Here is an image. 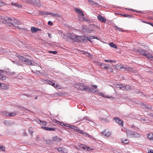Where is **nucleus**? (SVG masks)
Masks as SVG:
<instances>
[{
    "label": "nucleus",
    "mask_w": 153,
    "mask_h": 153,
    "mask_svg": "<svg viewBox=\"0 0 153 153\" xmlns=\"http://www.w3.org/2000/svg\"><path fill=\"white\" fill-rule=\"evenodd\" d=\"M99 96H101L102 97L104 98H112L113 97L111 96H106L104 94L102 93H100L99 92H97V94Z\"/></svg>",
    "instance_id": "nucleus-13"
},
{
    "label": "nucleus",
    "mask_w": 153,
    "mask_h": 153,
    "mask_svg": "<svg viewBox=\"0 0 153 153\" xmlns=\"http://www.w3.org/2000/svg\"><path fill=\"white\" fill-rule=\"evenodd\" d=\"M148 138L151 140H153V134L150 133L147 135Z\"/></svg>",
    "instance_id": "nucleus-28"
},
{
    "label": "nucleus",
    "mask_w": 153,
    "mask_h": 153,
    "mask_svg": "<svg viewBox=\"0 0 153 153\" xmlns=\"http://www.w3.org/2000/svg\"><path fill=\"white\" fill-rule=\"evenodd\" d=\"M85 39V38L83 36H76L75 42H82Z\"/></svg>",
    "instance_id": "nucleus-11"
},
{
    "label": "nucleus",
    "mask_w": 153,
    "mask_h": 153,
    "mask_svg": "<svg viewBox=\"0 0 153 153\" xmlns=\"http://www.w3.org/2000/svg\"><path fill=\"white\" fill-rule=\"evenodd\" d=\"M129 142V140L127 139H125L124 141H122V143L124 144H127Z\"/></svg>",
    "instance_id": "nucleus-33"
},
{
    "label": "nucleus",
    "mask_w": 153,
    "mask_h": 153,
    "mask_svg": "<svg viewBox=\"0 0 153 153\" xmlns=\"http://www.w3.org/2000/svg\"><path fill=\"white\" fill-rule=\"evenodd\" d=\"M36 122L38 123H40V124H41V123L42 122V121L39 119H37L36 120Z\"/></svg>",
    "instance_id": "nucleus-53"
},
{
    "label": "nucleus",
    "mask_w": 153,
    "mask_h": 153,
    "mask_svg": "<svg viewBox=\"0 0 153 153\" xmlns=\"http://www.w3.org/2000/svg\"><path fill=\"white\" fill-rule=\"evenodd\" d=\"M105 62H114V61H113L112 60H108L107 59H105Z\"/></svg>",
    "instance_id": "nucleus-45"
},
{
    "label": "nucleus",
    "mask_w": 153,
    "mask_h": 153,
    "mask_svg": "<svg viewBox=\"0 0 153 153\" xmlns=\"http://www.w3.org/2000/svg\"><path fill=\"white\" fill-rule=\"evenodd\" d=\"M124 89L123 90H130L131 89V87L129 85H124Z\"/></svg>",
    "instance_id": "nucleus-30"
},
{
    "label": "nucleus",
    "mask_w": 153,
    "mask_h": 153,
    "mask_svg": "<svg viewBox=\"0 0 153 153\" xmlns=\"http://www.w3.org/2000/svg\"><path fill=\"white\" fill-rule=\"evenodd\" d=\"M11 4L15 6H16L19 7H20L19 6L18 4H17L16 3H14V2H11Z\"/></svg>",
    "instance_id": "nucleus-46"
},
{
    "label": "nucleus",
    "mask_w": 153,
    "mask_h": 153,
    "mask_svg": "<svg viewBox=\"0 0 153 153\" xmlns=\"http://www.w3.org/2000/svg\"><path fill=\"white\" fill-rule=\"evenodd\" d=\"M74 10L76 13L78 15L79 19L80 21L82 22L86 21L85 19L84 18V14L81 9L75 7Z\"/></svg>",
    "instance_id": "nucleus-2"
},
{
    "label": "nucleus",
    "mask_w": 153,
    "mask_h": 153,
    "mask_svg": "<svg viewBox=\"0 0 153 153\" xmlns=\"http://www.w3.org/2000/svg\"><path fill=\"white\" fill-rule=\"evenodd\" d=\"M50 15H51L52 16H55L56 17H58L59 16V15L58 14H57L56 13H49Z\"/></svg>",
    "instance_id": "nucleus-31"
},
{
    "label": "nucleus",
    "mask_w": 153,
    "mask_h": 153,
    "mask_svg": "<svg viewBox=\"0 0 153 153\" xmlns=\"http://www.w3.org/2000/svg\"><path fill=\"white\" fill-rule=\"evenodd\" d=\"M63 125L65 126L68 127V126H67L66 125H65L64 124ZM68 127H69L70 128L73 129L77 131H81L80 130H79V128L78 127H75L74 126L70 125L69 126H68Z\"/></svg>",
    "instance_id": "nucleus-19"
},
{
    "label": "nucleus",
    "mask_w": 153,
    "mask_h": 153,
    "mask_svg": "<svg viewBox=\"0 0 153 153\" xmlns=\"http://www.w3.org/2000/svg\"><path fill=\"white\" fill-rule=\"evenodd\" d=\"M97 18L99 21L101 22L105 23L106 22V19L101 15H99L97 16Z\"/></svg>",
    "instance_id": "nucleus-9"
},
{
    "label": "nucleus",
    "mask_w": 153,
    "mask_h": 153,
    "mask_svg": "<svg viewBox=\"0 0 153 153\" xmlns=\"http://www.w3.org/2000/svg\"><path fill=\"white\" fill-rule=\"evenodd\" d=\"M109 45L110 47L116 49H117V47L113 42L109 43Z\"/></svg>",
    "instance_id": "nucleus-27"
},
{
    "label": "nucleus",
    "mask_w": 153,
    "mask_h": 153,
    "mask_svg": "<svg viewBox=\"0 0 153 153\" xmlns=\"http://www.w3.org/2000/svg\"><path fill=\"white\" fill-rule=\"evenodd\" d=\"M31 31L33 33H35L37 32V28L33 27L31 28Z\"/></svg>",
    "instance_id": "nucleus-29"
},
{
    "label": "nucleus",
    "mask_w": 153,
    "mask_h": 153,
    "mask_svg": "<svg viewBox=\"0 0 153 153\" xmlns=\"http://www.w3.org/2000/svg\"><path fill=\"white\" fill-rule=\"evenodd\" d=\"M87 54H88V55H86V56H89V57H90V58H91L92 57V56L91 55L89 54V53H88L87 52Z\"/></svg>",
    "instance_id": "nucleus-56"
},
{
    "label": "nucleus",
    "mask_w": 153,
    "mask_h": 153,
    "mask_svg": "<svg viewBox=\"0 0 153 153\" xmlns=\"http://www.w3.org/2000/svg\"><path fill=\"white\" fill-rule=\"evenodd\" d=\"M0 86L1 87L0 88L1 89L4 90H7L8 89L9 87L8 85L4 83H1Z\"/></svg>",
    "instance_id": "nucleus-14"
},
{
    "label": "nucleus",
    "mask_w": 153,
    "mask_h": 153,
    "mask_svg": "<svg viewBox=\"0 0 153 153\" xmlns=\"http://www.w3.org/2000/svg\"><path fill=\"white\" fill-rule=\"evenodd\" d=\"M42 128V129H43L45 130H46L47 131H55V129L54 128H49V127H47L45 126H42L41 127Z\"/></svg>",
    "instance_id": "nucleus-24"
},
{
    "label": "nucleus",
    "mask_w": 153,
    "mask_h": 153,
    "mask_svg": "<svg viewBox=\"0 0 153 153\" xmlns=\"http://www.w3.org/2000/svg\"><path fill=\"white\" fill-rule=\"evenodd\" d=\"M144 22L147 24H148L153 27V23H150L149 22H145V21Z\"/></svg>",
    "instance_id": "nucleus-51"
},
{
    "label": "nucleus",
    "mask_w": 153,
    "mask_h": 153,
    "mask_svg": "<svg viewBox=\"0 0 153 153\" xmlns=\"http://www.w3.org/2000/svg\"><path fill=\"white\" fill-rule=\"evenodd\" d=\"M89 29H88L87 31V32L88 33H91L93 32V31H94V30H93V29H92V28H89Z\"/></svg>",
    "instance_id": "nucleus-38"
},
{
    "label": "nucleus",
    "mask_w": 153,
    "mask_h": 153,
    "mask_svg": "<svg viewBox=\"0 0 153 153\" xmlns=\"http://www.w3.org/2000/svg\"><path fill=\"white\" fill-rule=\"evenodd\" d=\"M17 56L19 57V60L20 61L25 62L28 65H36L38 67H39L40 66L39 64L33 62V61L30 60L25 57H24L22 56H20L19 55V56Z\"/></svg>",
    "instance_id": "nucleus-1"
},
{
    "label": "nucleus",
    "mask_w": 153,
    "mask_h": 153,
    "mask_svg": "<svg viewBox=\"0 0 153 153\" xmlns=\"http://www.w3.org/2000/svg\"><path fill=\"white\" fill-rule=\"evenodd\" d=\"M48 35L49 37L51 38L52 37L50 33H48Z\"/></svg>",
    "instance_id": "nucleus-60"
},
{
    "label": "nucleus",
    "mask_w": 153,
    "mask_h": 153,
    "mask_svg": "<svg viewBox=\"0 0 153 153\" xmlns=\"http://www.w3.org/2000/svg\"><path fill=\"white\" fill-rule=\"evenodd\" d=\"M86 120H87V121H89V122H90V121H91L90 120H89V119H88L87 118ZM87 123H88V122L87 121Z\"/></svg>",
    "instance_id": "nucleus-62"
},
{
    "label": "nucleus",
    "mask_w": 153,
    "mask_h": 153,
    "mask_svg": "<svg viewBox=\"0 0 153 153\" xmlns=\"http://www.w3.org/2000/svg\"><path fill=\"white\" fill-rule=\"evenodd\" d=\"M76 149L78 150H83L86 148V146L85 145L78 144L76 147Z\"/></svg>",
    "instance_id": "nucleus-7"
},
{
    "label": "nucleus",
    "mask_w": 153,
    "mask_h": 153,
    "mask_svg": "<svg viewBox=\"0 0 153 153\" xmlns=\"http://www.w3.org/2000/svg\"><path fill=\"white\" fill-rule=\"evenodd\" d=\"M48 24L50 26H52L53 25L52 22L51 21H49L48 22Z\"/></svg>",
    "instance_id": "nucleus-47"
},
{
    "label": "nucleus",
    "mask_w": 153,
    "mask_h": 153,
    "mask_svg": "<svg viewBox=\"0 0 153 153\" xmlns=\"http://www.w3.org/2000/svg\"><path fill=\"white\" fill-rule=\"evenodd\" d=\"M89 28H92V29H93V30L95 29L96 28H98L99 29H100V28L98 26H97L96 25H95L94 24L90 25V26H89Z\"/></svg>",
    "instance_id": "nucleus-23"
},
{
    "label": "nucleus",
    "mask_w": 153,
    "mask_h": 153,
    "mask_svg": "<svg viewBox=\"0 0 153 153\" xmlns=\"http://www.w3.org/2000/svg\"><path fill=\"white\" fill-rule=\"evenodd\" d=\"M106 65L105 64H102L101 65V66H102V68L103 69H107L108 68L107 66H104L105 65Z\"/></svg>",
    "instance_id": "nucleus-40"
},
{
    "label": "nucleus",
    "mask_w": 153,
    "mask_h": 153,
    "mask_svg": "<svg viewBox=\"0 0 153 153\" xmlns=\"http://www.w3.org/2000/svg\"><path fill=\"white\" fill-rule=\"evenodd\" d=\"M4 123L5 125L7 126L10 124V122L7 120H5L4 121Z\"/></svg>",
    "instance_id": "nucleus-37"
},
{
    "label": "nucleus",
    "mask_w": 153,
    "mask_h": 153,
    "mask_svg": "<svg viewBox=\"0 0 153 153\" xmlns=\"http://www.w3.org/2000/svg\"><path fill=\"white\" fill-rule=\"evenodd\" d=\"M26 96H27L28 97H30L31 96L30 95H29V94H27L26 95Z\"/></svg>",
    "instance_id": "nucleus-63"
},
{
    "label": "nucleus",
    "mask_w": 153,
    "mask_h": 153,
    "mask_svg": "<svg viewBox=\"0 0 153 153\" xmlns=\"http://www.w3.org/2000/svg\"><path fill=\"white\" fill-rule=\"evenodd\" d=\"M13 62L14 63V64H15L18 66H19L20 65V63L18 62L14 61V62Z\"/></svg>",
    "instance_id": "nucleus-43"
},
{
    "label": "nucleus",
    "mask_w": 153,
    "mask_h": 153,
    "mask_svg": "<svg viewBox=\"0 0 153 153\" xmlns=\"http://www.w3.org/2000/svg\"><path fill=\"white\" fill-rule=\"evenodd\" d=\"M48 52L50 53H52L53 54H56L57 53V52L56 51H49Z\"/></svg>",
    "instance_id": "nucleus-44"
},
{
    "label": "nucleus",
    "mask_w": 153,
    "mask_h": 153,
    "mask_svg": "<svg viewBox=\"0 0 153 153\" xmlns=\"http://www.w3.org/2000/svg\"><path fill=\"white\" fill-rule=\"evenodd\" d=\"M148 153H153V150H150V151Z\"/></svg>",
    "instance_id": "nucleus-59"
},
{
    "label": "nucleus",
    "mask_w": 153,
    "mask_h": 153,
    "mask_svg": "<svg viewBox=\"0 0 153 153\" xmlns=\"http://www.w3.org/2000/svg\"><path fill=\"white\" fill-rule=\"evenodd\" d=\"M46 123L45 121H42V122L40 124L43 126H44V125H46Z\"/></svg>",
    "instance_id": "nucleus-48"
},
{
    "label": "nucleus",
    "mask_w": 153,
    "mask_h": 153,
    "mask_svg": "<svg viewBox=\"0 0 153 153\" xmlns=\"http://www.w3.org/2000/svg\"><path fill=\"white\" fill-rule=\"evenodd\" d=\"M7 21L8 22H10V24L13 26L20 25V22L17 19H14L12 21V19L9 17L7 18Z\"/></svg>",
    "instance_id": "nucleus-4"
},
{
    "label": "nucleus",
    "mask_w": 153,
    "mask_h": 153,
    "mask_svg": "<svg viewBox=\"0 0 153 153\" xmlns=\"http://www.w3.org/2000/svg\"><path fill=\"white\" fill-rule=\"evenodd\" d=\"M41 30V29H39V28H37V32L38 31H40Z\"/></svg>",
    "instance_id": "nucleus-61"
},
{
    "label": "nucleus",
    "mask_w": 153,
    "mask_h": 153,
    "mask_svg": "<svg viewBox=\"0 0 153 153\" xmlns=\"http://www.w3.org/2000/svg\"><path fill=\"white\" fill-rule=\"evenodd\" d=\"M113 120H115V121L119 125L121 126H123V122L118 117H114L113 118Z\"/></svg>",
    "instance_id": "nucleus-8"
},
{
    "label": "nucleus",
    "mask_w": 153,
    "mask_h": 153,
    "mask_svg": "<svg viewBox=\"0 0 153 153\" xmlns=\"http://www.w3.org/2000/svg\"><path fill=\"white\" fill-rule=\"evenodd\" d=\"M0 149L3 151H4L5 150V148L4 147V146L3 145L0 146Z\"/></svg>",
    "instance_id": "nucleus-41"
},
{
    "label": "nucleus",
    "mask_w": 153,
    "mask_h": 153,
    "mask_svg": "<svg viewBox=\"0 0 153 153\" xmlns=\"http://www.w3.org/2000/svg\"><path fill=\"white\" fill-rule=\"evenodd\" d=\"M91 85L93 88L87 86V90H88V91L91 93H97V92L99 91L98 90L96 89L97 88V86L96 85Z\"/></svg>",
    "instance_id": "nucleus-5"
},
{
    "label": "nucleus",
    "mask_w": 153,
    "mask_h": 153,
    "mask_svg": "<svg viewBox=\"0 0 153 153\" xmlns=\"http://www.w3.org/2000/svg\"><path fill=\"white\" fill-rule=\"evenodd\" d=\"M143 56H144L146 57L149 58L152 60L153 59V56L151 54L149 53L147 51V52L145 53L144 54Z\"/></svg>",
    "instance_id": "nucleus-15"
},
{
    "label": "nucleus",
    "mask_w": 153,
    "mask_h": 153,
    "mask_svg": "<svg viewBox=\"0 0 153 153\" xmlns=\"http://www.w3.org/2000/svg\"><path fill=\"white\" fill-rule=\"evenodd\" d=\"M115 27H116L117 30L120 31H121L122 29L121 28H120V27H118L117 26H116Z\"/></svg>",
    "instance_id": "nucleus-52"
},
{
    "label": "nucleus",
    "mask_w": 153,
    "mask_h": 153,
    "mask_svg": "<svg viewBox=\"0 0 153 153\" xmlns=\"http://www.w3.org/2000/svg\"><path fill=\"white\" fill-rule=\"evenodd\" d=\"M145 107L146 108H148L149 110L151 109L152 108L151 106L148 105H145Z\"/></svg>",
    "instance_id": "nucleus-39"
},
{
    "label": "nucleus",
    "mask_w": 153,
    "mask_h": 153,
    "mask_svg": "<svg viewBox=\"0 0 153 153\" xmlns=\"http://www.w3.org/2000/svg\"><path fill=\"white\" fill-rule=\"evenodd\" d=\"M75 87L77 89L79 90H84L86 89V87L81 83L76 84L75 85Z\"/></svg>",
    "instance_id": "nucleus-6"
},
{
    "label": "nucleus",
    "mask_w": 153,
    "mask_h": 153,
    "mask_svg": "<svg viewBox=\"0 0 153 153\" xmlns=\"http://www.w3.org/2000/svg\"><path fill=\"white\" fill-rule=\"evenodd\" d=\"M139 52L140 54L143 55L145 53L147 52V51L145 50H140Z\"/></svg>",
    "instance_id": "nucleus-32"
},
{
    "label": "nucleus",
    "mask_w": 153,
    "mask_h": 153,
    "mask_svg": "<svg viewBox=\"0 0 153 153\" xmlns=\"http://www.w3.org/2000/svg\"><path fill=\"white\" fill-rule=\"evenodd\" d=\"M101 134L106 137H109L111 135V133L106 130H104L103 132H101Z\"/></svg>",
    "instance_id": "nucleus-10"
},
{
    "label": "nucleus",
    "mask_w": 153,
    "mask_h": 153,
    "mask_svg": "<svg viewBox=\"0 0 153 153\" xmlns=\"http://www.w3.org/2000/svg\"><path fill=\"white\" fill-rule=\"evenodd\" d=\"M92 5H95L96 6L98 5V4L97 2H95L92 0H87Z\"/></svg>",
    "instance_id": "nucleus-25"
},
{
    "label": "nucleus",
    "mask_w": 153,
    "mask_h": 153,
    "mask_svg": "<svg viewBox=\"0 0 153 153\" xmlns=\"http://www.w3.org/2000/svg\"><path fill=\"white\" fill-rule=\"evenodd\" d=\"M121 15H122L124 17H129L130 18H132L133 16L132 15H126V14H120Z\"/></svg>",
    "instance_id": "nucleus-36"
},
{
    "label": "nucleus",
    "mask_w": 153,
    "mask_h": 153,
    "mask_svg": "<svg viewBox=\"0 0 153 153\" xmlns=\"http://www.w3.org/2000/svg\"><path fill=\"white\" fill-rule=\"evenodd\" d=\"M47 82L49 84L51 85L52 86L54 87H56L57 88H59L58 87L59 86V85H56L55 83L53 82H52L51 81H48Z\"/></svg>",
    "instance_id": "nucleus-22"
},
{
    "label": "nucleus",
    "mask_w": 153,
    "mask_h": 153,
    "mask_svg": "<svg viewBox=\"0 0 153 153\" xmlns=\"http://www.w3.org/2000/svg\"><path fill=\"white\" fill-rule=\"evenodd\" d=\"M130 10L131 11H132L136 12L138 13H142V12L141 11H136L135 10H133V9Z\"/></svg>",
    "instance_id": "nucleus-54"
},
{
    "label": "nucleus",
    "mask_w": 153,
    "mask_h": 153,
    "mask_svg": "<svg viewBox=\"0 0 153 153\" xmlns=\"http://www.w3.org/2000/svg\"><path fill=\"white\" fill-rule=\"evenodd\" d=\"M4 72L3 70H0V79L2 80H5L6 79V76L2 75L1 74V73H3Z\"/></svg>",
    "instance_id": "nucleus-20"
},
{
    "label": "nucleus",
    "mask_w": 153,
    "mask_h": 153,
    "mask_svg": "<svg viewBox=\"0 0 153 153\" xmlns=\"http://www.w3.org/2000/svg\"><path fill=\"white\" fill-rule=\"evenodd\" d=\"M94 149L93 147L91 148V149H90V148L89 147H87V150H94Z\"/></svg>",
    "instance_id": "nucleus-49"
},
{
    "label": "nucleus",
    "mask_w": 153,
    "mask_h": 153,
    "mask_svg": "<svg viewBox=\"0 0 153 153\" xmlns=\"http://www.w3.org/2000/svg\"><path fill=\"white\" fill-rule=\"evenodd\" d=\"M117 89H119L123 90L124 89V85L121 84H117L115 85Z\"/></svg>",
    "instance_id": "nucleus-18"
},
{
    "label": "nucleus",
    "mask_w": 153,
    "mask_h": 153,
    "mask_svg": "<svg viewBox=\"0 0 153 153\" xmlns=\"http://www.w3.org/2000/svg\"><path fill=\"white\" fill-rule=\"evenodd\" d=\"M127 136L129 138H138L140 137V134L137 132L130 130L126 131Z\"/></svg>",
    "instance_id": "nucleus-3"
},
{
    "label": "nucleus",
    "mask_w": 153,
    "mask_h": 153,
    "mask_svg": "<svg viewBox=\"0 0 153 153\" xmlns=\"http://www.w3.org/2000/svg\"><path fill=\"white\" fill-rule=\"evenodd\" d=\"M49 13H50L47 12H44L43 14H45V15H49Z\"/></svg>",
    "instance_id": "nucleus-57"
},
{
    "label": "nucleus",
    "mask_w": 153,
    "mask_h": 153,
    "mask_svg": "<svg viewBox=\"0 0 153 153\" xmlns=\"http://www.w3.org/2000/svg\"><path fill=\"white\" fill-rule=\"evenodd\" d=\"M121 68H125V70H130V69H131V68H126L124 66L121 67Z\"/></svg>",
    "instance_id": "nucleus-42"
},
{
    "label": "nucleus",
    "mask_w": 153,
    "mask_h": 153,
    "mask_svg": "<svg viewBox=\"0 0 153 153\" xmlns=\"http://www.w3.org/2000/svg\"><path fill=\"white\" fill-rule=\"evenodd\" d=\"M87 136H88V137H89L91 138H93V136H91L90 135H89V134H87Z\"/></svg>",
    "instance_id": "nucleus-55"
},
{
    "label": "nucleus",
    "mask_w": 153,
    "mask_h": 153,
    "mask_svg": "<svg viewBox=\"0 0 153 153\" xmlns=\"http://www.w3.org/2000/svg\"><path fill=\"white\" fill-rule=\"evenodd\" d=\"M34 73H36L37 74H38L40 72L39 71H36L35 72H34Z\"/></svg>",
    "instance_id": "nucleus-58"
},
{
    "label": "nucleus",
    "mask_w": 153,
    "mask_h": 153,
    "mask_svg": "<svg viewBox=\"0 0 153 153\" xmlns=\"http://www.w3.org/2000/svg\"><path fill=\"white\" fill-rule=\"evenodd\" d=\"M76 36L73 33H69L68 34V36L73 41H75Z\"/></svg>",
    "instance_id": "nucleus-12"
},
{
    "label": "nucleus",
    "mask_w": 153,
    "mask_h": 153,
    "mask_svg": "<svg viewBox=\"0 0 153 153\" xmlns=\"http://www.w3.org/2000/svg\"><path fill=\"white\" fill-rule=\"evenodd\" d=\"M37 96H35V100H36L37 98Z\"/></svg>",
    "instance_id": "nucleus-64"
},
{
    "label": "nucleus",
    "mask_w": 153,
    "mask_h": 153,
    "mask_svg": "<svg viewBox=\"0 0 153 153\" xmlns=\"http://www.w3.org/2000/svg\"><path fill=\"white\" fill-rule=\"evenodd\" d=\"M2 114L4 116H9V113L7 112L6 111H4L2 112Z\"/></svg>",
    "instance_id": "nucleus-34"
},
{
    "label": "nucleus",
    "mask_w": 153,
    "mask_h": 153,
    "mask_svg": "<svg viewBox=\"0 0 153 153\" xmlns=\"http://www.w3.org/2000/svg\"><path fill=\"white\" fill-rule=\"evenodd\" d=\"M98 39L97 36H90L89 37H87V39L90 42H92L91 39Z\"/></svg>",
    "instance_id": "nucleus-21"
},
{
    "label": "nucleus",
    "mask_w": 153,
    "mask_h": 153,
    "mask_svg": "<svg viewBox=\"0 0 153 153\" xmlns=\"http://www.w3.org/2000/svg\"><path fill=\"white\" fill-rule=\"evenodd\" d=\"M16 115V113L15 112H12L10 113H9V116L11 117V116H15Z\"/></svg>",
    "instance_id": "nucleus-35"
},
{
    "label": "nucleus",
    "mask_w": 153,
    "mask_h": 153,
    "mask_svg": "<svg viewBox=\"0 0 153 153\" xmlns=\"http://www.w3.org/2000/svg\"><path fill=\"white\" fill-rule=\"evenodd\" d=\"M53 140L56 142H59L61 141L62 139L57 136L53 137H52Z\"/></svg>",
    "instance_id": "nucleus-17"
},
{
    "label": "nucleus",
    "mask_w": 153,
    "mask_h": 153,
    "mask_svg": "<svg viewBox=\"0 0 153 153\" xmlns=\"http://www.w3.org/2000/svg\"><path fill=\"white\" fill-rule=\"evenodd\" d=\"M57 150L61 153H67V151L66 149L63 148H59L57 149Z\"/></svg>",
    "instance_id": "nucleus-16"
},
{
    "label": "nucleus",
    "mask_w": 153,
    "mask_h": 153,
    "mask_svg": "<svg viewBox=\"0 0 153 153\" xmlns=\"http://www.w3.org/2000/svg\"><path fill=\"white\" fill-rule=\"evenodd\" d=\"M28 3L35 4L36 2V0H26Z\"/></svg>",
    "instance_id": "nucleus-26"
},
{
    "label": "nucleus",
    "mask_w": 153,
    "mask_h": 153,
    "mask_svg": "<svg viewBox=\"0 0 153 153\" xmlns=\"http://www.w3.org/2000/svg\"><path fill=\"white\" fill-rule=\"evenodd\" d=\"M5 4V3L4 2H1V1H0V7L2 6L4 4Z\"/></svg>",
    "instance_id": "nucleus-50"
}]
</instances>
